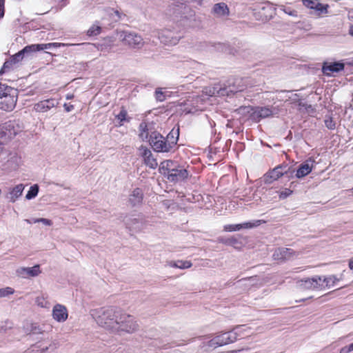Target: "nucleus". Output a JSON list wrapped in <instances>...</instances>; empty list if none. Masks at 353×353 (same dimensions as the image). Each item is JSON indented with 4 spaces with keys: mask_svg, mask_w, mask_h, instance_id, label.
<instances>
[{
    "mask_svg": "<svg viewBox=\"0 0 353 353\" xmlns=\"http://www.w3.org/2000/svg\"><path fill=\"white\" fill-rule=\"evenodd\" d=\"M292 194V191L290 189L285 188L283 190L279 192V198L281 199H284L291 195Z\"/></svg>",
    "mask_w": 353,
    "mask_h": 353,
    "instance_id": "obj_46",
    "label": "nucleus"
},
{
    "mask_svg": "<svg viewBox=\"0 0 353 353\" xmlns=\"http://www.w3.org/2000/svg\"><path fill=\"white\" fill-rule=\"evenodd\" d=\"M242 81V79H236L235 85H234L232 88H230L229 90L216 85L210 89L209 94L210 96H225L228 95L229 92L234 93L241 92L245 89V85H241Z\"/></svg>",
    "mask_w": 353,
    "mask_h": 353,
    "instance_id": "obj_8",
    "label": "nucleus"
},
{
    "mask_svg": "<svg viewBox=\"0 0 353 353\" xmlns=\"http://www.w3.org/2000/svg\"><path fill=\"white\" fill-rule=\"evenodd\" d=\"M312 161L307 160L299 165L296 173V177L301 179L309 174L312 170Z\"/></svg>",
    "mask_w": 353,
    "mask_h": 353,
    "instance_id": "obj_23",
    "label": "nucleus"
},
{
    "mask_svg": "<svg viewBox=\"0 0 353 353\" xmlns=\"http://www.w3.org/2000/svg\"><path fill=\"white\" fill-rule=\"evenodd\" d=\"M213 12L219 17L228 16L229 14V8L225 3H216L213 7Z\"/></svg>",
    "mask_w": 353,
    "mask_h": 353,
    "instance_id": "obj_27",
    "label": "nucleus"
},
{
    "mask_svg": "<svg viewBox=\"0 0 353 353\" xmlns=\"http://www.w3.org/2000/svg\"><path fill=\"white\" fill-rule=\"evenodd\" d=\"M143 192L140 188L134 189L130 194L129 201L133 205H137L142 203Z\"/></svg>",
    "mask_w": 353,
    "mask_h": 353,
    "instance_id": "obj_26",
    "label": "nucleus"
},
{
    "mask_svg": "<svg viewBox=\"0 0 353 353\" xmlns=\"http://www.w3.org/2000/svg\"><path fill=\"white\" fill-rule=\"evenodd\" d=\"M262 223H264L262 220H255L239 224H228L224 226V230L227 232H234L239 231L241 229H250L260 225Z\"/></svg>",
    "mask_w": 353,
    "mask_h": 353,
    "instance_id": "obj_15",
    "label": "nucleus"
},
{
    "mask_svg": "<svg viewBox=\"0 0 353 353\" xmlns=\"http://www.w3.org/2000/svg\"><path fill=\"white\" fill-rule=\"evenodd\" d=\"M233 334H228V336H225L224 333L222 332L213 339L208 341H203L201 345V350L203 352H212L214 350L216 347L223 346L228 344V341L227 339H234Z\"/></svg>",
    "mask_w": 353,
    "mask_h": 353,
    "instance_id": "obj_5",
    "label": "nucleus"
},
{
    "mask_svg": "<svg viewBox=\"0 0 353 353\" xmlns=\"http://www.w3.org/2000/svg\"><path fill=\"white\" fill-rule=\"evenodd\" d=\"M4 4L5 0H0V18L4 15Z\"/></svg>",
    "mask_w": 353,
    "mask_h": 353,
    "instance_id": "obj_49",
    "label": "nucleus"
},
{
    "mask_svg": "<svg viewBox=\"0 0 353 353\" xmlns=\"http://www.w3.org/2000/svg\"><path fill=\"white\" fill-rule=\"evenodd\" d=\"M17 276L23 278L28 279L30 277H35L39 275L41 272L40 266L35 265L31 268L21 267L17 270Z\"/></svg>",
    "mask_w": 353,
    "mask_h": 353,
    "instance_id": "obj_17",
    "label": "nucleus"
},
{
    "mask_svg": "<svg viewBox=\"0 0 353 353\" xmlns=\"http://www.w3.org/2000/svg\"><path fill=\"white\" fill-rule=\"evenodd\" d=\"M35 303L39 307L43 308H49L50 305L49 301L47 300V297L43 294L38 296L35 299Z\"/></svg>",
    "mask_w": 353,
    "mask_h": 353,
    "instance_id": "obj_33",
    "label": "nucleus"
},
{
    "mask_svg": "<svg viewBox=\"0 0 353 353\" xmlns=\"http://www.w3.org/2000/svg\"><path fill=\"white\" fill-rule=\"evenodd\" d=\"M160 41L165 45L174 46L178 43L181 37L176 36L174 33L168 29L162 30L158 33Z\"/></svg>",
    "mask_w": 353,
    "mask_h": 353,
    "instance_id": "obj_14",
    "label": "nucleus"
},
{
    "mask_svg": "<svg viewBox=\"0 0 353 353\" xmlns=\"http://www.w3.org/2000/svg\"><path fill=\"white\" fill-rule=\"evenodd\" d=\"M14 290L13 288L7 287L0 289V298L6 297L8 295L14 294Z\"/></svg>",
    "mask_w": 353,
    "mask_h": 353,
    "instance_id": "obj_41",
    "label": "nucleus"
},
{
    "mask_svg": "<svg viewBox=\"0 0 353 353\" xmlns=\"http://www.w3.org/2000/svg\"><path fill=\"white\" fill-rule=\"evenodd\" d=\"M292 254L293 251L290 248H278L275 250L272 257L276 261H283L290 259Z\"/></svg>",
    "mask_w": 353,
    "mask_h": 353,
    "instance_id": "obj_22",
    "label": "nucleus"
},
{
    "mask_svg": "<svg viewBox=\"0 0 353 353\" xmlns=\"http://www.w3.org/2000/svg\"><path fill=\"white\" fill-rule=\"evenodd\" d=\"M118 317V325H117L115 333L132 334L139 330V325L134 316L120 309Z\"/></svg>",
    "mask_w": 353,
    "mask_h": 353,
    "instance_id": "obj_3",
    "label": "nucleus"
},
{
    "mask_svg": "<svg viewBox=\"0 0 353 353\" xmlns=\"http://www.w3.org/2000/svg\"><path fill=\"white\" fill-rule=\"evenodd\" d=\"M287 165H279L275 167L272 170L269 171L264 175V181L265 183H272L273 181H276L283 175L288 172Z\"/></svg>",
    "mask_w": 353,
    "mask_h": 353,
    "instance_id": "obj_12",
    "label": "nucleus"
},
{
    "mask_svg": "<svg viewBox=\"0 0 353 353\" xmlns=\"http://www.w3.org/2000/svg\"><path fill=\"white\" fill-rule=\"evenodd\" d=\"M344 68L345 65L341 62H326L323 63L322 70L324 74L330 76L343 70Z\"/></svg>",
    "mask_w": 353,
    "mask_h": 353,
    "instance_id": "obj_19",
    "label": "nucleus"
},
{
    "mask_svg": "<svg viewBox=\"0 0 353 353\" xmlns=\"http://www.w3.org/2000/svg\"><path fill=\"white\" fill-rule=\"evenodd\" d=\"M278 113V109L274 107H254L251 113V119L255 121H259L261 119L270 117Z\"/></svg>",
    "mask_w": 353,
    "mask_h": 353,
    "instance_id": "obj_9",
    "label": "nucleus"
},
{
    "mask_svg": "<svg viewBox=\"0 0 353 353\" xmlns=\"http://www.w3.org/2000/svg\"><path fill=\"white\" fill-rule=\"evenodd\" d=\"M302 1L306 8L314 10L318 17H321L328 13L330 6L321 3L319 0H303Z\"/></svg>",
    "mask_w": 353,
    "mask_h": 353,
    "instance_id": "obj_10",
    "label": "nucleus"
},
{
    "mask_svg": "<svg viewBox=\"0 0 353 353\" xmlns=\"http://www.w3.org/2000/svg\"><path fill=\"white\" fill-rule=\"evenodd\" d=\"M297 286L303 290H322L321 276H315L312 278L297 281Z\"/></svg>",
    "mask_w": 353,
    "mask_h": 353,
    "instance_id": "obj_11",
    "label": "nucleus"
},
{
    "mask_svg": "<svg viewBox=\"0 0 353 353\" xmlns=\"http://www.w3.org/2000/svg\"><path fill=\"white\" fill-rule=\"evenodd\" d=\"M322 289L334 286L338 279L334 276H321Z\"/></svg>",
    "mask_w": 353,
    "mask_h": 353,
    "instance_id": "obj_30",
    "label": "nucleus"
},
{
    "mask_svg": "<svg viewBox=\"0 0 353 353\" xmlns=\"http://www.w3.org/2000/svg\"><path fill=\"white\" fill-rule=\"evenodd\" d=\"M4 330V329H3V325H0V331H1V330Z\"/></svg>",
    "mask_w": 353,
    "mask_h": 353,
    "instance_id": "obj_59",
    "label": "nucleus"
},
{
    "mask_svg": "<svg viewBox=\"0 0 353 353\" xmlns=\"http://www.w3.org/2000/svg\"><path fill=\"white\" fill-rule=\"evenodd\" d=\"M26 332L29 334H43V330L37 323H32L27 325Z\"/></svg>",
    "mask_w": 353,
    "mask_h": 353,
    "instance_id": "obj_31",
    "label": "nucleus"
},
{
    "mask_svg": "<svg viewBox=\"0 0 353 353\" xmlns=\"http://www.w3.org/2000/svg\"><path fill=\"white\" fill-rule=\"evenodd\" d=\"M58 103L53 99L41 101L34 104V110L38 112H46L51 108L56 107Z\"/></svg>",
    "mask_w": 353,
    "mask_h": 353,
    "instance_id": "obj_20",
    "label": "nucleus"
},
{
    "mask_svg": "<svg viewBox=\"0 0 353 353\" xmlns=\"http://www.w3.org/2000/svg\"><path fill=\"white\" fill-rule=\"evenodd\" d=\"M353 351V343L341 348L340 353H349Z\"/></svg>",
    "mask_w": 353,
    "mask_h": 353,
    "instance_id": "obj_48",
    "label": "nucleus"
},
{
    "mask_svg": "<svg viewBox=\"0 0 353 353\" xmlns=\"http://www.w3.org/2000/svg\"><path fill=\"white\" fill-rule=\"evenodd\" d=\"M159 171L169 181L173 183L182 181L188 176V172L183 166L171 160L163 161L160 164Z\"/></svg>",
    "mask_w": 353,
    "mask_h": 353,
    "instance_id": "obj_2",
    "label": "nucleus"
},
{
    "mask_svg": "<svg viewBox=\"0 0 353 353\" xmlns=\"http://www.w3.org/2000/svg\"><path fill=\"white\" fill-rule=\"evenodd\" d=\"M52 316L57 322L63 323L68 319V312L65 305L57 303L52 308Z\"/></svg>",
    "mask_w": 353,
    "mask_h": 353,
    "instance_id": "obj_16",
    "label": "nucleus"
},
{
    "mask_svg": "<svg viewBox=\"0 0 353 353\" xmlns=\"http://www.w3.org/2000/svg\"><path fill=\"white\" fill-rule=\"evenodd\" d=\"M23 190L24 185L23 184H18L10 189L7 197L10 202L14 203L21 196Z\"/></svg>",
    "mask_w": 353,
    "mask_h": 353,
    "instance_id": "obj_25",
    "label": "nucleus"
},
{
    "mask_svg": "<svg viewBox=\"0 0 353 353\" xmlns=\"http://www.w3.org/2000/svg\"><path fill=\"white\" fill-rule=\"evenodd\" d=\"M40 50V45L38 43L27 46L21 50V52L25 55V57H29L32 55V53Z\"/></svg>",
    "mask_w": 353,
    "mask_h": 353,
    "instance_id": "obj_32",
    "label": "nucleus"
},
{
    "mask_svg": "<svg viewBox=\"0 0 353 353\" xmlns=\"http://www.w3.org/2000/svg\"><path fill=\"white\" fill-rule=\"evenodd\" d=\"M25 221H26V222H27L28 223H30H30H34L33 222V219H32V220H30V219H26V220H25Z\"/></svg>",
    "mask_w": 353,
    "mask_h": 353,
    "instance_id": "obj_56",
    "label": "nucleus"
},
{
    "mask_svg": "<svg viewBox=\"0 0 353 353\" xmlns=\"http://www.w3.org/2000/svg\"><path fill=\"white\" fill-rule=\"evenodd\" d=\"M103 50H104V49H103V46L101 45V46L100 50H101V51H103Z\"/></svg>",
    "mask_w": 353,
    "mask_h": 353,
    "instance_id": "obj_60",
    "label": "nucleus"
},
{
    "mask_svg": "<svg viewBox=\"0 0 353 353\" xmlns=\"http://www.w3.org/2000/svg\"><path fill=\"white\" fill-rule=\"evenodd\" d=\"M149 143L154 151L165 152L170 150L172 145L176 143V141H173L171 143H168L160 133L152 131L150 134Z\"/></svg>",
    "mask_w": 353,
    "mask_h": 353,
    "instance_id": "obj_4",
    "label": "nucleus"
},
{
    "mask_svg": "<svg viewBox=\"0 0 353 353\" xmlns=\"http://www.w3.org/2000/svg\"><path fill=\"white\" fill-rule=\"evenodd\" d=\"M19 121H9L0 125V137L11 139L22 130Z\"/></svg>",
    "mask_w": 353,
    "mask_h": 353,
    "instance_id": "obj_6",
    "label": "nucleus"
},
{
    "mask_svg": "<svg viewBox=\"0 0 353 353\" xmlns=\"http://www.w3.org/2000/svg\"><path fill=\"white\" fill-rule=\"evenodd\" d=\"M3 150V146H2V144L0 143V153L2 152Z\"/></svg>",
    "mask_w": 353,
    "mask_h": 353,
    "instance_id": "obj_57",
    "label": "nucleus"
},
{
    "mask_svg": "<svg viewBox=\"0 0 353 353\" xmlns=\"http://www.w3.org/2000/svg\"><path fill=\"white\" fill-rule=\"evenodd\" d=\"M41 50H49L53 48H59L65 46H72L73 44H65L63 43H39Z\"/></svg>",
    "mask_w": 353,
    "mask_h": 353,
    "instance_id": "obj_34",
    "label": "nucleus"
},
{
    "mask_svg": "<svg viewBox=\"0 0 353 353\" xmlns=\"http://www.w3.org/2000/svg\"><path fill=\"white\" fill-rule=\"evenodd\" d=\"M63 107L67 112H70L74 109V105L72 104L65 103Z\"/></svg>",
    "mask_w": 353,
    "mask_h": 353,
    "instance_id": "obj_50",
    "label": "nucleus"
},
{
    "mask_svg": "<svg viewBox=\"0 0 353 353\" xmlns=\"http://www.w3.org/2000/svg\"><path fill=\"white\" fill-rule=\"evenodd\" d=\"M139 151L141 152V157L143 158L145 164L152 169L157 168L158 163L150 150L145 146H141Z\"/></svg>",
    "mask_w": 353,
    "mask_h": 353,
    "instance_id": "obj_18",
    "label": "nucleus"
},
{
    "mask_svg": "<svg viewBox=\"0 0 353 353\" xmlns=\"http://www.w3.org/2000/svg\"><path fill=\"white\" fill-rule=\"evenodd\" d=\"M349 268L350 270H353V258L351 259L349 261Z\"/></svg>",
    "mask_w": 353,
    "mask_h": 353,
    "instance_id": "obj_53",
    "label": "nucleus"
},
{
    "mask_svg": "<svg viewBox=\"0 0 353 353\" xmlns=\"http://www.w3.org/2000/svg\"><path fill=\"white\" fill-rule=\"evenodd\" d=\"M114 12L117 15L119 16V13L117 10H114Z\"/></svg>",
    "mask_w": 353,
    "mask_h": 353,
    "instance_id": "obj_58",
    "label": "nucleus"
},
{
    "mask_svg": "<svg viewBox=\"0 0 353 353\" xmlns=\"http://www.w3.org/2000/svg\"><path fill=\"white\" fill-rule=\"evenodd\" d=\"M325 126L330 130H334L336 128V123L333 121L330 117H326L325 119Z\"/></svg>",
    "mask_w": 353,
    "mask_h": 353,
    "instance_id": "obj_43",
    "label": "nucleus"
},
{
    "mask_svg": "<svg viewBox=\"0 0 353 353\" xmlns=\"http://www.w3.org/2000/svg\"><path fill=\"white\" fill-rule=\"evenodd\" d=\"M127 111L123 108L116 117L121 121V123H122L123 121H128L127 119Z\"/></svg>",
    "mask_w": 353,
    "mask_h": 353,
    "instance_id": "obj_44",
    "label": "nucleus"
},
{
    "mask_svg": "<svg viewBox=\"0 0 353 353\" xmlns=\"http://www.w3.org/2000/svg\"><path fill=\"white\" fill-rule=\"evenodd\" d=\"M284 11L288 14L289 15H291V16H296V11H294V10H290V11H287L286 10H284Z\"/></svg>",
    "mask_w": 353,
    "mask_h": 353,
    "instance_id": "obj_51",
    "label": "nucleus"
},
{
    "mask_svg": "<svg viewBox=\"0 0 353 353\" xmlns=\"http://www.w3.org/2000/svg\"><path fill=\"white\" fill-rule=\"evenodd\" d=\"M250 281V279H248V280L247 279H244V280H243V281Z\"/></svg>",
    "mask_w": 353,
    "mask_h": 353,
    "instance_id": "obj_61",
    "label": "nucleus"
},
{
    "mask_svg": "<svg viewBox=\"0 0 353 353\" xmlns=\"http://www.w3.org/2000/svg\"><path fill=\"white\" fill-rule=\"evenodd\" d=\"M119 39L126 45L132 48H140L143 46V41L141 37L135 32H121Z\"/></svg>",
    "mask_w": 353,
    "mask_h": 353,
    "instance_id": "obj_7",
    "label": "nucleus"
},
{
    "mask_svg": "<svg viewBox=\"0 0 353 353\" xmlns=\"http://www.w3.org/2000/svg\"><path fill=\"white\" fill-rule=\"evenodd\" d=\"M33 222L34 223H42L43 224L46 225H52V222L51 220L44 218H39V219H33Z\"/></svg>",
    "mask_w": 353,
    "mask_h": 353,
    "instance_id": "obj_45",
    "label": "nucleus"
},
{
    "mask_svg": "<svg viewBox=\"0 0 353 353\" xmlns=\"http://www.w3.org/2000/svg\"><path fill=\"white\" fill-rule=\"evenodd\" d=\"M306 110L308 112H310V111H313V107L311 105H308L306 107Z\"/></svg>",
    "mask_w": 353,
    "mask_h": 353,
    "instance_id": "obj_52",
    "label": "nucleus"
},
{
    "mask_svg": "<svg viewBox=\"0 0 353 353\" xmlns=\"http://www.w3.org/2000/svg\"><path fill=\"white\" fill-rule=\"evenodd\" d=\"M48 350V347H46V350ZM42 350H45V349L43 348Z\"/></svg>",
    "mask_w": 353,
    "mask_h": 353,
    "instance_id": "obj_62",
    "label": "nucleus"
},
{
    "mask_svg": "<svg viewBox=\"0 0 353 353\" xmlns=\"http://www.w3.org/2000/svg\"><path fill=\"white\" fill-rule=\"evenodd\" d=\"M24 57L25 55L22 53L21 50L19 52L16 53L14 55L12 56L10 58V59L12 61V63L15 65L16 63L21 61Z\"/></svg>",
    "mask_w": 353,
    "mask_h": 353,
    "instance_id": "obj_42",
    "label": "nucleus"
},
{
    "mask_svg": "<svg viewBox=\"0 0 353 353\" xmlns=\"http://www.w3.org/2000/svg\"><path fill=\"white\" fill-rule=\"evenodd\" d=\"M352 193H353V188H352Z\"/></svg>",
    "mask_w": 353,
    "mask_h": 353,
    "instance_id": "obj_63",
    "label": "nucleus"
},
{
    "mask_svg": "<svg viewBox=\"0 0 353 353\" xmlns=\"http://www.w3.org/2000/svg\"><path fill=\"white\" fill-rule=\"evenodd\" d=\"M39 192V186L38 185L35 184L34 185H32L28 192V193L26 195V198L28 200H30L36 197Z\"/></svg>",
    "mask_w": 353,
    "mask_h": 353,
    "instance_id": "obj_36",
    "label": "nucleus"
},
{
    "mask_svg": "<svg viewBox=\"0 0 353 353\" xmlns=\"http://www.w3.org/2000/svg\"><path fill=\"white\" fill-rule=\"evenodd\" d=\"M252 111H253V107L241 106L239 108H238L235 110V112H236L237 114H241L242 116L249 115V117L251 118V113Z\"/></svg>",
    "mask_w": 353,
    "mask_h": 353,
    "instance_id": "obj_35",
    "label": "nucleus"
},
{
    "mask_svg": "<svg viewBox=\"0 0 353 353\" xmlns=\"http://www.w3.org/2000/svg\"><path fill=\"white\" fill-rule=\"evenodd\" d=\"M168 265L170 267L176 268L179 269H187L192 267V264L190 261L178 260L176 261H170Z\"/></svg>",
    "mask_w": 353,
    "mask_h": 353,
    "instance_id": "obj_29",
    "label": "nucleus"
},
{
    "mask_svg": "<svg viewBox=\"0 0 353 353\" xmlns=\"http://www.w3.org/2000/svg\"><path fill=\"white\" fill-rule=\"evenodd\" d=\"M101 32V27L97 25L92 26L88 30V34L89 36L98 35Z\"/></svg>",
    "mask_w": 353,
    "mask_h": 353,
    "instance_id": "obj_40",
    "label": "nucleus"
},
{
    "mask_svg": "<svg viewBox=\"0 0 353 353\" xmlns=\"http://www.w3.org/2000/svg\"><path fill=\"white\" fill-rule=\"evenodd\" d=\"M353 351V343L341 348L340 353H349Z\"/></svg>",
    "mask_w": 353,
    "mask_h": 353,
    "instance_id": "obj_47",
    "label": "nucleus"
},
{
    "mask_svg": "<svg viewBox=\"0 0 353 353\" xmlns=\"http://www.w3.org/2000/svg\"><path fill=\"white\" fill-rule=\"evenodd\" d=\"M120 308L115 307H100L90 311V315L101 327L112 332L118 325Z\"/></svg>",
    "mask_w": 353,
    "mask_h": 353,
    "instance_id": "obj_1",
    "label": "nucleus"
},
{
    "mask_svg": "<svg viewBox=\"0 0 353 353\" xmlns=\"http://www.w3.org/2000/svg\"><path fill=\"white\" fill-rule=\"evenodd\" d=\"M73 97H74L73 94H68L66 95L65 98H66L67 100H70V99H72L73 98Z\"/></svg>",
    "mask_w": 353,
    "mask_h": 353,
    "instance_id": "obj_55",
    "label": "nucleus"
},
{
    "mask_svg": "<svg viewBox=\"0 0 353 353\" xmlns=\"http://www.w3.org/2000/svg\"><path fill=\"white\" fill-rule=\"evenodd\" d=\"M17 101V90L13 88L7 95L1 99V108L6 111H10L15 107Z\"/></svg>",
    "mask_w": 353,
    "mask_h": 353,
    "instance_id": "obj_13",
    "label": "nucleus"
},
{
    "mask_svg": "<svg viewBox=\"0 0 353 353\" xmlns=\"http://www.w3.org/2000/svg\"><path fill=\"white\" fill-rule=\"evenodd\" d=\"M14 64L10 59L6 61L0 70V75L11 71L14 68Z\"/></svg>",
    "mask_w": 353,
    "mask_h": 353,
    "instance_id": "obj_37",
    "label": "nucleus"
},
{
    "mask_svg": "<svg viewBox=\"0 0 353 353\" xmlns=\"http://www.w3.org/2000/svg\"><path fill=\"white\" fill-rule=\"evenodd\" d=\"M167 91L163 92L161 88H159L155 91L156 99L159 101H163L168 95Z\"/></svg>",
    "mask_w": 353,
    "mask_h": 353,
    "instance_id": "obj_39",
    "label": "nucleus"
},
{
    "mask_svg": "<svg viewBox=\"0 0 353 353\" xmlns=\"http://www.w3.org/2000/svg\"><path fill=\"white\" fill-rule=\"evenodd\" d=\"M349 33L353 37V25L350 27Z\"/></svg>",
    "mask_w": 353,
    "mask_h": 353,
    "instance_id": "obj_54",
    "label": "nucleus"
},
{
    "mask_svg": "<svg viewBox=\"0 0 353 353\" xmlns=\"http://www.w3.org/2000/svg\"><path fill=\"white\" fill-rule=\"evenodd\" d=\"M12 89L10 86L0 83V99L7 95Z\"/></svg>",
    "mask_w": 353,
    "mask_h": 353,
    "instance_id": "obj_38",
    "label": "nucleus"
},
{
    "mask_svg": "<svg viewBox=\"0 0 353 353\" xmlns=\"http://www.w3.org/2000/svg\"><path fill=\"white\" fill-rule=\"evenodd\" d=\"M248 330H250V327H247L246 325H237L235 327L233 328L232 330L231 331H229V332H223L225 336H228V334H233V337L234 339H227L228 341V343H232L234 341H235L238 337H243L245 336V334L248 331Z\"/></svg>",
    "mask_w": 353,
    "mask_h": 353,
    "instance_id": "obj_21",
    "label": "nucleus"
},
{
    "mask_svg": "<svg viewBox=\"0 0 353 353\" xmlns=\"http://www.w3.org/2000/svg\"><path fill=\"white\" fill-rule=\"evenodd\" d=\"M139 137L143 141H146L150 139V134L152 132L148 128V125L145 122L140 123L139 127Z\"/></svg>",
    "mask_w": 353,
    "mask_h": 353,
    "instance_id": "obj_28",
    "label": "nucleus"
},
{
    "mask_svg": "<svg viewBox=\"0 0 353 353\" xmlns=\"http://www.w3.org/2000/svg\"><path fill=\"white\" fill-rule=\"evenodd\" d=\"M22 164L21 158L17 154H12L6 163L7 169L10 171L16 170Z\"/></svg>",
    "mask_w": 353,
    "mask_h": 353,
    "instance_id": "obj_24",
    "label": "nucleus"
}]
</instances>
